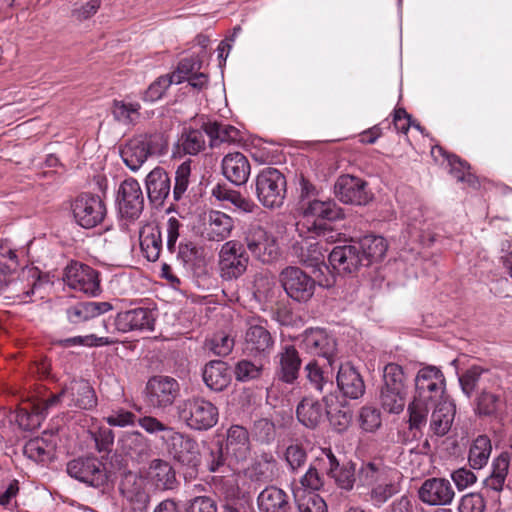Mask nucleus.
Returning a JSON list of instances; mask_svg holds the SVG:
<instances>
[{"label":"nucleus","instance_id":"nucleus-1","mask_svg":"<svg viewBox=\"0 0 512 512\" xmlns=\"http://www.w3.org/2000/svg\"><path fill=\"white\" fill-rule=\"evenodd\" d=\"M400 473L381 459L363 462L357 472L360 487L369 489L368 500L380 507L400 491Z\"/></svg>","mask_w":512,"mask_h":512},{"label":"nucleus","instance_id":"nucleus-2","mask_svg":"<svg viewBox=\"0 0 512 512\" xmlns=\"http://www.w3.org/2000/svg\"><path fill=\"white\" fill-rule=\"evenodd\" d=\"M297 214L298 220L295 226L301 238L323 236L326 241H329L332 236H327V230L321 221H335L344 217L343 210L333 200L319 198L298 201Z\"/></svg>","mask_w":512,"mask_h":512},{"label":"nucleus","instance_id":"nucleus-3","mask_svg":"<svg viewBox=\"0 0 512 512\" xmlns=\"http://www.w3.org/2000/svg\"><path fill=\"white\" fill-rule=\"evenodd\" d=\"M408 387L403 368L389 363L383 370V383L378 400L381 408L389 414H400L406 406Z\"/></svg>","mask_w":512,"mask_h":512},{"label":"nucleus","instance_id":"nucleus-4","mask_svg":"<svg viewBox=\"0 0 512 512\" xmlns=\"http://www.w3.org/2000/svg\"><path fill=\"white\" fill-rule=\"evenodd\" d=\"M138 425L150 435H160L161 440L169 451L179 460H184L185 453L195 454L197 444L194 440L184 436L173 427L163 423L154 416L138 418Z\"/></svg>","mask_w":512,"mask_h":512},{"label":"nucleus","instance_id":"nucleus-5","mask_svg":"<svg viewBox=\"0 0 512 512\" xmlns=\"http://www.w3.org/2000/svg\"><path fill=\"white\" fill-rule=\"evenodd\" d=\"M178 414L188 427L194 430H208L218 421V408L201 397L186 399L178 407Z\"/></svg>","mask_w":512,"mask_h":512},{"label":"nucleus","instance_id":"nucleus-6","mask_svg":"<svg viewBox=\"0 0 512 512\" xmlns=\"http://www.w3.org/2000/svg\"><path fill=\"white\" fill-rule=\"evenodd\" d=\"M244 242L252 256L262 263H271L280 256L277 237L259 224H251L244 232Z\"/></svg>","mask_w":512,"mask_h":512},{"label":"nucleus","instance_id":"nucleus-7","mask_svg":"<svg viewBox=\"0 0 512 512\" xmlns=\"http://www.w3.org/2000/svg\"><path fill=\"white\" fill-rule=\"evenodd\" d=\"M414 384L413 397L419 401L436 404L445 400L446 379L439 367L434 365L421 367L415 376Z\"/></svg>","mask_w":512,"mask_h":512},{"label":"nucleus","instance_id":"nucleus-8","mask_svg":"<svg viewBox=\"0 0 512 512\" xmlns=\"http://www.w3.org/2000/svg\"><path fill=\"white\" fill-rule=\"evenodd\" d=\"M256 195L266 208L282 206L286 195V179L275 168L263 169L256 178Z\"/></svg>","mask_w":512,"mask_h":512},{"label":"nucleus","instance_id":"nucleus-9","mask_svg":"<svg viewBox=\"0 0 512 512\" xmlns=\"http://www.w3.org/2000/svg\"><path fill=\"white\" fill-rule=\"evenodd\" d=\"M61 401H66L69 407L91 409L96 406L97 399L93 388L85 380H72L58 393L46 400V408H54Z\"/></svg>","mask_w":512,"mask_h":512},{"label":"nucleus","instance_id":"nucleus-10","mask_svg":"<svg viewBox=\"0 0 512 512\" xmlns=\"http://www.w3.org/2000/svg\"><path fill=\"white\" fill-rule=\"evenodd\" d=\"M249 257L243 245L235 240L225 242L219 252V272L223 280L241 277L248 266Z\"/></svg>","mask_w":512,"mask_h":512},{"label":"nucleus","instance_id":"nucleus-11","mask_svg":"<svg viewBox=\"0 0 512 512\" xmlns=\"http://www.w3.org/2000/svg\"><path fill=\"white\" fill-rule=\"evenodd\" d=\"M71 208L76 223L85 229L96 227L106 215V206L100 196L88 193L77 196Z\"/></svg>","mask_w":512,"mask_h":512},{"label":"nucleus","instance_id":"nucleus-12","mask_svg":"<svg viewBox=\"0 0 512 512\" xmlns=\"http://www.w3.org/2000/svg\"><path fill=\"white\" fill-rule=\"evenodd\" d=\"M148 404L157 409H166L173 405L180 393L178 381L170 376L151 377L145 388Z\"/></svg>","mask_w":512,"mask_h":512},{"label":"nucleus","instance_id":"nucleus-13","mask_svg":"<svg viewBox=\"0 0 512 512\" xmlns=\"http://www.w3.org/2000/svg\"><path fill=\"white\" fill-rule=\"evenodd\" d=\"M161 137L158 135H138L127 142L121 150L124 163L137 171L158 150Z\"/></svg>","mask_w":512,"mask_h":512},{"label":"nucleus","instance_id":"nucleus-14","mask_svg":"<svg viewBox=\"0 0 512 512\" xmlns=\"http://www.w3.org/2000/svg\"><path fill=\"white\" fill-rule=\"evenodd\" d=\"M67 473L92 487L100 488L107 484L105 465L94 457L77 458L67 464Z\"/></svg>","mask_w":512,"mask_h":512},{"label":"nucleus","instance_id":"nucleus-15","mask_svg":"<svg viewBox=\"0 0 512 512\" xmlns=\"http://www.w3.org/2000/svg\"><path fill=\"white\" fill-rule=\"evenodd\" d=\"M317 463L321 469L334 479L337 486L344 490H351L357 481L355 466L352 463L339 466V461L330 448H323L317 456Z\"/></svg>","mask_w":512,"mask_h":512},{"label":"nucleus","instance_id":"nucleus-16","mask_svg":"<svg viewBox=\"0 0 512 512\" xmlns=\"http://www.w3.org/2000/svg\"><path fill=\"white\" fill-rule=\"evenodd\" d=\"M336 197L345 204L366 205L372 194L366 188V182L352 175L340 176L335 185Z\"/></svg>","mask_w":512,"mask_h":512},{"label":"nucleus","instance_id":"nucleus-17","mask_svg":"<svg viewBox=\"0 0 512 512\" xmlns=\"http://www.w3.org/2000/svg\"><path fill=\"white\" fill-rule=\"evenodd\" d=\"M303 348L312 355L322 357L328 366L335 363L336 341L324 329H308L303 334Z\"/></svg>","mask_w":512,"mask_h":512},{"label":"nucleus","instance_id":"nucleus-18","mask_svg":"<svg viewBox=\"0 0 512 512\" xmlns=\"http://www.w3.org/2000/svg\"><path fill=\"white\" fill-rule=\"evenodd\" d=\"M119 211L129 219L138 218L144 207V197L137 180L128 178L122 182L118 196Z\"/></svg>","mask_w":512,"mask_h":512},{"label":"nucleus","instance_id":"nucleus-19","mask_svg":"<svg viewBox=\"0 0 512 512\" xmlns=\"http://www.w3.org/2000/svg\"><path fill=\"white\" fill-rule=\"evenodd\" d=\"M336 397L324 396L326 407L313 398H304L297 406L296 415L300 423L307 428L317 427L326 415L331 413L332 405Z\"/></svg>","mask_w":512,"mask_h":512},{"label":"nucleus","instance_id":"nucleus-20","mask_svg":"<svg viewBox=\"0 0 512 512\" xmlns=\"http://www.w3.org/2000/svg\"><path fill=\"white\" fill-rule=\"evenodd\" d=\"M122 496L136 511H144L149 504V494L145 489V480L135 473H126L120 482Z\"/></svg>","mask_w":512,"mask_h":512},{"label":"nucleus","instance_id":"nucleus-21","mask_svg":"<svg viewBox=\"0 0 512 512\" xmlns=\"http://www.w3.org/2000/svg\"><path fill=\"white\" fill-rule=\"evenodd\" d=\"M225 453L227 458H229V466L248 458L250 454V439L245 427L232 425L227 430Z\"/></svg>","mask_w":512,"mask_h":512},{"label":"nucleus","instance_id":"nucleus-22","mask_svg":"<svg viewBox=\"0 0 512 512\" xmlns=\"http://www.w3.org/2000/svg\"><path fill=\"white\" fill-rule=\"evenodd\" d=\"M454 496L451 483L444 478L427 479L419 489V498L429 505L450 504Z\"/></svg>","mask_w":512,"mask_h":512},{"label":"nucleus","instance_id":"nucleus-23","mask_svg":"<svg viewBox=\"0 0 512 512\" xmlns=\"http://www.w3.org/2000/svg\"><path fill=\"white\" fill-rule=\"evenodd\" d=\"M155 318L153 312L147 308H136L121 312L115 319L116 329L126 333L129 331H153Z\"/></svg>","mask_w":512,"mask_h":512},{"label":"nucleus","instance_id":"nucleus-24","mask_svg":"<svg viewBox=\"0 0 512 512\" xmlns=\"http://www.w3.org/2000/svg\"><path fill=\"white\" fill-rule=\"evenodd\" d=\"M63 281L69 288H99V273L92 267L79 262H71L63 273Z\"/></svg>","mask_w":512,"mask_h":512},{"label":"nucleus","instance_id":"nucleus-25","mask_svg":"<svg viewBox=\"0 0 512 512\" xmlns=\"http://www.w3.org/2000/svg\"><path fill=\"white\" fill-rule=\"evenodd\" d=\"M329 262L335 270L343 273H352L364 266L356 243L334 247L329 253Z\"/></svg>","mask_w":512,"mask_h":512},{"label":"nucleus","instance_id":"nucleus-26","mask_svg":"<svg viewBox=\"0 0 512 512\" xmlns=\"http://www.w3.org/2000/svg\"><path fill=\"white\" fill-rule=\"evenodd\" d=\"M145 185L150 202L156 207L162 206L171 191L168 173L163 168H154L146 176Z\"/></svg>","mask_w":512,"mask_h":512},{"label":"nucleus","instance_id":"nucleus-27","mask_svg":"<svg viewBox=\"0 0 512 512\" xmlns=\"http://www.w3.org/2000/svg\"><path fill=\"white\" fill-rule=\"evenodd\" d=\"M222 173L231 183L244 185L250 176V163L246 156L240 152L229 153L222 159Z\"/></svg>","mask_w":512,"mask_h":512},{"label":"nucleus","instance_id":"nucleus-28","mask_svg":"<svg viewBox=\"0 0 512 512\" xmlns=\"http://www.w3.org/2000/svg\"><path fill=\"white\" fill-rule=\"evenodd\" d=\"M336 380L338 388L346 398L359 399L365 393V383L362 376L350 364L340 365Z\"/></svg>","mask_w":512,"mask_h":512},{"label":"nucleus","instance_id":"nucleus-29","mask_svg":"<svg viewBox=\"0 0 512 512\" xmlns=\"http://www.w3.org/2000/svg\"><path fill=\"white\" fill-rule=\"evenodd\" d=\"M177 260L187 272L200 274L206 265L204 248L190 240L181 241Z\"/></svg>","mask_w":512,"mask_h":512},{"label":"nucleus","instance_id":"nucleus-30","mask_svg":"<svg viewBox=\"0 0 512 512\" xmlns=\"http://www.w3.org/2000/svg\"><path fill=\"white\" fill-rule=\"evenodd\" d=\"M278 282L282 288H330L328 280L323 282L317 278H312L305 271L297 266H287L283 268L278 275Z\"/></svg>","mask_w":512,"mask_h":512},{"label":"nucleus","instance_id":"nucleus-31","mask_svg":"<svg viewBox=\"0 0 512 512\" xmlns=\"http://www.w3.org/2000/svg\"><path fill=\"white\" fill-rule=\"evenodd\" d=\"M257 506L260 512H287L290 508V497L277 486H267L259 493Z\"/></svg>","mask_w":512,"mask_h":512},{"label":"nucleus","instance_id":"nucleus-32","mask_svg":"<svg viewBox=\"0 0 512 512\" xmlns=\"http://www.w3.org/2000/svg\"><path fill=\"white\" fill-rule=\"evenodd\" d=\"M202 378L206 386L212 391H222L231 381L227 364L220 360L207 363L203 369Z\"/></svg>","mask_w":512,"mask_h":512},{"label":"nucleus","instance_id":"nucleus-33","mask_svg":"<svg viewBox=\"0 0 512 512\" xmlns=\"http://www.w3.org/2000/svg\"><path fill=\"white\" fill-rule=\"evenodd\" d=\"M278 474L277 461L271 453L258 455L247 470L248 477L255 482H271Z\"/></svg>","mask_w":512,"mask_h":512},{"label":"nucleus","instance_id":"nucleus-34","mask_svg":"<svg viewBox=\"0 0 512 512\" xmlns=\"http://www.w3.org/2000/svg\"><path fill=\"white\" fill-rule=\"evenodd\" d=\"M279 358V378L286 382H294L299 374L301 359L298 351L292 345H286L278 354Z\"/></svg>","mask_w":512,"mask_h":512},{"label":"nucleus","instance_id":"nucleus-35","mask_svg":"<svg viewBox=\"0 0 512 512\" xmlns=\"http://www.w3.org/2000/svg\"><path fill=\"white\" fill-rule=\"evenodd\" d=\"M234 228V220L221 211H210L205 227L207 238L222 241L228 238Z\"/></svg>","mask_w":512,"mask_h":512},{"label":"nucleus","instance_id":"nucleus-36","mask_svg":"<svg viewBox=\"0 0 512 512\" xmlns=\"http://www.w3.org/2000/svg\"><path fill=\"white\" fill-rule=\"evenodd\" d=\"M140 247L148 261H156L162 250V233L157 225H145L139 233Z\"/></svg>","mask_w":512,"mask_h":512},{"label":"nucleus","instance_id":"nucleus-37","mask_svg":"<svg viewBox=\"0 0 512 512\" xmlns=\"http://www.w3.org/2000/svg\"><path fill=\"white\" fill-rule=\"evenodd\" d=\"M433 406L435 409L431 415L430 429L435 435L444 436L451 429L455 416V405L448 400H443Z\"/></svg>","mask_w":512,"mask_h":512},{"label":"nucleus","instance_id":"nucleus-38","mask_svg":"<svg viewBox=\"0 0 512 512\" xmlns=\"http://www.w3.org/2000/svg\"><path fill=\"white\" fill-rule=\"evenodd\" d=\"M364 265L381 261L387 251L388 244L382 236L367 235L356 243Z\"/></svg>","mask_w":512,"mask_h":512},{"label":"nucleus","instance_id":"nucleus-39","mask_svg":"<svg viewBox=\"0 0 512 512\" xmlns=\"http://www.w3.org/2000/svg\"><path fill=\"white\" fill-rule=\"evenodd\" d=\"M246 349L251 353L268 352L274 344L270 332L261 324H250L245 334Z\"/></svg>","mask_w":512,"mask_h":512},{"label":"nucleus","instance_id":"nucleus-40","mask_svg":"<svg viewBox=\"0 0 512 512\" xmlns=\"http://www.w3.org/2000/svg\"><path fill=\"white\" fill-rule=\"evenodd\" d=\"M326 368L320 365L318 361H311L305 366L306 377L310 385L319 392H325L333 386L332 366Z\"/></svg>","mask_w":512,"mask_h":512},{"label":"nucleus","instance_id":"nucleus-41","mask_svg":"<svg viewBox=\"0 0 512 512\" xmlns=\"http://www.w3.org/2000/svg\"><path fill=\"white\" fill-rule=\"evenodd\" d=\"M148 477L158 489L162 490L172 489L176 480L175 472L171 465L160 459H155L151 462Z\"/></svg>","mask_w":512,"mask_h":512},{"label":"nucleus","instance_id":"nucleus-42","mask_svg":"<svg viewBox=\"0 0 512 512\" xmlns=\"http://www.w3.org/2000/svg\"><path fill=\"white\" fill-rule=\"evenodd\" d=\"M206 136L205 128H185L178 139L177 147L184 154L197 155L206 147Z\"/></svg>","mask_w":512,"mask_h":512},{"label":"nucleus","instance_id":"nucleus-43","mask_svg":"<svg viewBox=\"0 0 512 512\" xmlns=\"http://www.w3.org/2000/svg\"><path fill=\"white\" fill-rule=\"evenodd\" d=\"M122 451L131 457H142L150 451L149 440L139 431L125 432L119 438Z\"/></svg>","mask_w":512,"mask_h":512},{"label":"nucleus","instance_id":"nucleus-44","mask_svg":"<svg viewBox=\"0 0 512 512\" xmlns=\"http://www.w3.org/2000/svg\"><path fill=\"white\" fill-rule=\"evenodd\" d=\"M50 409L51 408H46V400L33 405L32 411L19 409L16 414V422L23 430H35L40 427Z\"/></svg>","mask_w":512,"mask_h":512},{"label":"nucleus","instance_id":"nucleus-45","mask_svg":"<svg viewBox=\"0 0 512 512\" xmlns=\"http://www.w3.org/2000/svg\"><path fill=\"white\" fill-rule=\"evenodd\" d=\"M492 446L490 439L485 435L478 436L469 450V464L473 469L483 468L490 457Z\"/></svg>","mask_w":512,"mask_h":512},{"label":"nucleus","instance_id":"nucleus-46","mask_svg":"<svg viewBox=\"0 0 512 512\" xmlns=\"http://www.w3.org/2000/svg\"><path fill=\"white\" fill-rule=\"evenodd\" d=\"M54 446L47 442L44 438L36 437L26 442L23 452L29 459L45 463L51 459Z\"/></svg>","mask_w":512,"mask_h":512},{"label":"nucleus","instance_id":"nucleus-47","mask_svg":"<svg viewBox=\"0 0 512 512\" xmlns=\"http://www.w3.org/2000/svg\"><path fill=\"white\" fill-rule=\"evenodd\" d=\"M141 106L138 102L126 100H114L112 104V115L114 119L124 125L135 123L139 118Z\"/></svg>","mask_w":512,"mask_h":512},{"label":"nucleus","instance_id":"nucleus-48","mask_svg":"<svg viewBox=\"0 0 512 512\" xmlns=\"http://www.w3.org/2000/svg\"><path fill=\"white\" fill-rule=\"evenodd\" d=\"M299 512H327L325 501L316 493L293 489Z\"/></svg>","mask_w":512,"mask_h":512},{"label":"nucleus","instance_id":"nucleus-49","mask_svg":"<svg viewBox=\"0 0 512 512\" xmlns=\"http://www.w3.org/2000/svg\"><path fill=\"white\" fill-rule=\"evenodd\" d=\"M434 404L427 401H419L413 397L408 404L409 429L420 431L427 423V416L431 406Z\"/></svg>","mask_w":512,"mask_h":512},{"label":"nucleus","instance_id":"nucleus-50","mask_svg":"<svg viewBox=\"0 0 512 512\" xmlns=\"http://www.w3.org/2000/svg\"><path fill=\"white\" fill-rule=\"evenodd\" d=\"M205 131L210 138L211 146H216L222 142L235 141L238 138V130L235 127L218 122L206 123Z\"/></svg>","mask_w":512,"mask_h":512},{"label":"nucleus","instance_id":"nucleus-51","mask_svg":"<svg viewBox=\"0 0 512 512\" xmlns=\"http://www.w3.org/2000/svg\"><path fill=\"white\" fill-rule=\"evenodd\" d=\"M293 250L301 262L310 265H316L319 262H323L325 259V252L327 251V249L322 247L320 242L306 243L305 247H298L297 244L293 246Z\"/></svg>","mask_w":512,"mask_h":512},{"label":"nucleus","instance_id":"nucleus-52","mask_svg":"<svg viewBox=\"0 0 512 512\" xmlns=\"http://www.w3.org/2000/svg\"><path fill=\"white\" fill-rule=\"evenodd\" d=\"M20 277L27 281L30 288H42L55 285V276L43 274L37 267L27 266L22 269Z\"/></svg>","mask_w":512,"mask_h":512},{"label":"nucleus","instance_id":"nucleus-53","mask_svg":"<svg viewBox=\"0 0 512 512\" xmlns=\"http://www.w3.org/2000/svg\"><path fill=\"white\" fill-rule=\"evenodd\" d=\"M321 471H325V469H321V466L317 463V458L310 465L309 469L306 473L301 477L299 487L302 491L305 492H313L319 490L323 486V477Z\"/></svg>","mask_w":512,"mask_h":512},{"label":"nucleus","instance_id":"nucleus-54","mask_svg":"<svg viewBox=\"0 0 512 512\" xmlns=\"http://www.w3.org/2000/svg\"><path fill=\"white\" fill-rule=\"evenodd\" d=\"M205 347L217 356H227L234 347V339L224 332H218L206 339Z\"/></svg>","mask_w":512,"mask_h":512},{"label":"nucleus","instance_id":"nucleus-55","mask_svg":"<svg viewBox=\"0 0 512 512\" xmlns=\"http://www.w3.org/2000/svg\"><path fill=\"white\" fill-rule=\"evenodd\" d=\"M450 173L461 182H467L469 185L476 187L478 182L474 175L469 172V165L455 155L446 156Z\"/></svg>","mask_w":512,"mask_h":512},{"label":"nucleus","instance_id":"nucleus-56","mask_svg":"<svg viewBox=\"0 0 512 512\" xmlns=\"http://www.w3.org/2000/svg\"><path fill=\"white\" fill-rule=\"evenodd\" d=\"M175 84L170 74L162 75L152 82L143 94V100L146 102H155L160 100L167 89Z\"/></svg>","mask_w":512,"mask_h":512},{"label":"nucleus","instance_id":"nucleus-57","mask_svg":"<svg viewBox=\"0 0 512 512\" xmlns=\"http://www.w3.org/2000/svg\"><path fill=\"white\" fill-rule=\"evenodd\" d=\"M201 67V61L195 57H189L182 59L172 73L171 77L175 81V84H180L186 81L191 75L197 73Z\"/></svg>","mask_w":512,"mask_h":512},{"label":"nucleus","instance_id":"nucleus-58","mask_svg":"<svg viewBox=\"0 0 512 512\" xmlns=\"http://www.w3.org/2000/svg\"><path fill=\"white\" fill-rule=\"evenodd\" d=\"M190 174V161H185L178 166L175 172V185L172 192L175 201L181 200L183 195L187 191Z\"/></svg>","mask_w":512,"mask_h":512},{"label":"nucleus","instance_id":"nucleus-59","mask_svg":"<svg viewBox=\"0 0 512 512\" xmlns=\"http://www.w3.org/2000/svg\"><path fill=\"white\" fill-rule=\"evenodd\" d=\"M262 370V364L241 360L236 364L234 373L238 381L247 382L259 378Z\"/></svg>","mask_w":512,"mask_h":512},{"label":"nucleus","instance_id":"nucleus-60","mask_svg":"<svg viewBox=\"0 0 512 512\" xmlns=\"http://www.w3.org/2000/svg\"><path fill=\"white\" fill-rule=\"evenodd\" d=\"M359 423L366 432L376 431L382 423L380 411L371 406H364L359 412Z\"/></svg>","mask_w":512,"mask_h":512},{"label":"nucleus","instance_id":"nucleus-61","mask_svg":"<svg viewBox=\"0 0 512 512\" xmlns=\"http://www.w3.org/2000/svg\"><path fill=\"white\" fill-rule=\"evenodd\" d=\"M252 435L255 440L269 444L274 440L276 435L275 425L269 419H259L253 424Z\"/></svg>","mask_w":512,"mask_h":512},{"label":"nucleus","instance_id":"nucleus-62","mask_svg":"<svg viewBox=\"0 0 512 512\" xmlns=\"http://www.w3.org/2000/svg\"><path fill=\"white\" fill-rule=\"evenodd\" d=\"M485 372L487 371L479 366H472L459 377L461 389L467 397H471L481 375Z\"/></svg>","mask_w":512,"mask_h":512},{"label":"nucleus","instance_id":"nucleus-63","mask_svg":"<svg viewBox=\"0 0 512 512\" xmlns=\"http://www.w3.org/2000/svg\"><path fill=\"white\" fill-rule=\"evenodd\" d=\"M285 459L292 471H297L299 468L304 466L307 460V454L305 449L298 445H289L285 452Z\"/></svg>","mask_w":512,"mask_h":512},{"label":"nucleus","instance_id":"nucleus-64","mask_svg":"<svg viewBox=\"0 0 512 512\" xmlns=\"http://www.w3.org/2000/svg\"><path fill=\"white\" fill-rule=\"evenodd\" d=\"M485 502L481 494L470 493L461 498L459 512H484Z\"/></svg>","mask_w":512,"mask_h":512}]
</instances>
